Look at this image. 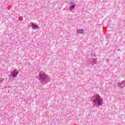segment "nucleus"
I'll return each mask as SVG.
<instances>
[{"mask_svg": "<svg viewBox=\"0 0 125 125\" xmlns=\"http://www.w3.org/2000/svg\"><path fill=\"white\" fill-rule=\"evenodd\" d=\"M95 97H96V99L93 100V102L95 104H98L99 106H101L103 104V100L100 99L101 97L99 95L97 94Z\"/></svg>", "mask_w": 125, "mask_h": 125, "instance_id": "obj_1", "label": "nucleus"}, {"mask_svg": "<svg viewBox=\"0 0 125 125\" xmlns=\"http://www.w3.org/2000/svg\"><path fill=\"white\" fill-rule=\"evenodd\" d=\"M39 76L40 78V81H43V80H45V78H46L45 74H39Z\"/></svg>", "mask_w": 125, "mask_h": 125, "instance_id": "obj_2", "label": "nucleus"}, {"mask_svg": "<svg viewBox=\"0 0 125 125\" xmlns=\"http://www.w3.org/2000/svg\"><path fill=\"white\" fill-rule=\"evenodd\" d=\"M18 74H19V72H18L17 71H14V72H11V75L12 77H13V78H15V77H16V76H17Z\"/></svg>", "mask_w": 125, "mask_h": 125, "instance_id": "obj_3", "label": "nucleus"}, {"mask_svg": "<svg viewBox=\"0 0 125 125\" xmlns=\"http://www.w3.org/2000/svg\"><path fill=\"white\" fill-rule=\"evenodd\" d=\"M32 28L33 30H35V29H38L39 28V25H36L34 23H32Z\"/></svg>", "mask_w": 125, "mask_h": 125, "instance_id": "obj_4", "label": "nucleus"}, {"mask_svg": "<svg viewBox=\"0 0 125 125\" xmlns=\"http://www.w3.org/2000/svg\"><path fill=\"white\" fill-rule=\"evenodd\" d=\"M83 29H79L77 31V34H83Z\"/></svg>", "mask_w": 125, "mask_h": 125, "instance_id": "obj_5", "label": "nucleus"}, {"mask_svg": "<svg viewBox=\"0 0 125 125\" xmlns=\"http://www.w3.org/2000/svg\"><path fill=\"white\" fill-rule=\"evenodd\" d=\"M74 9H75V5H73L70 7V11H72Z\"/></svg>", "mask_w": 125, "mask_h": 125, "instance_id": "obj_6", "label": "nucleus"}, {"mask_svg": "<svg viewBox=\"0 0 125 125\" xmlns=\"http://www.w3.org/2000/svg\"><path fill=\"white\" fill-rule=\"evenodd\" d=\"M4 81V79L0 78V83H1Z\"/></svg>", "mask_w": 125, "mask_h": 125, "instance_id": "obj_7", "label": "nucleus"}]
</instances>
